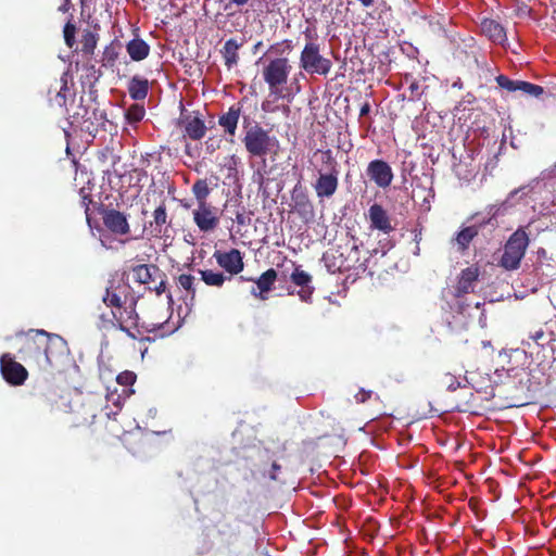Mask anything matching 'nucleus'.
<instances>
[{
	"label": "nucleus",
	"instance_id": "bb28decb",
	"mask_svg": "<svg viewBox=\"0 0 556 556\" xmlns=\"http://www.w3.org/2000/svg\"><path fill=\"white\" fill-rule=\"evenodd\" d=\"M98 408L91 403H85L79 409L74 410V422L76 426H88L94 422Z\"/></svg>",
	"mask_w": 556,
	"mask_h": 556
},
{
	"label": "nucleus",
	"instance_id": "c85d7f7f",
	"mask_svg": "<svg viewBox=\"0 0 556 556\" xmlns=\"http://www.w3.org/2000/svg\"><path fill=\"white\" fill-rule=\"evenodd\" d=\"M98 25L93 29H84L80 43L81 52L87 55H92L99 41Z\"/></svg>",
	"mask_w": 556,
	"mask_h": 556
},
{
	"label": "nucleus",
	"instance_id": "37998d69",
	"mask_svg": "<svg viewBox=\"0 0 556 556\" xmlns=\"http://www.w3.org/2000/svg\"><path fill=\"white\" fill-rule=\"evenodd\" d=\"M293 50V43L290 39H285L281 42H277L270 46L269 51H274L277 54H282L283 52H291Z\"/></svg>",
	"mask_w": 556,
	"mask_h": 556
},
{
	"label": "nucleus",
	"instance_id": "0eeeda50",
	"mask_svg": "<svg viewBox=\"0 0 556 556\" xmlns=\"http://www.w3.org/2000/svg\"><path fill=\"white\" fill-rule=\"evenodd\" d=\"M109 313H102L98 317L97 326L100 330L110 331L118 329L125 332L131 339H138L140 331L138 330V318H135L131 311H121L110 307Z\"/></svg>",
	"mask_w": 556,
	"mask_h": 556
},
{
	"label": "nucleus",
	"instance_id": "a878e982",
	"mask_svg": "<svg viewBox=\"0 0 556 556\" xmlns=\"http://www.w3.org/2000/svg\"><path fill=\"white\" fill-rule=\"evenodd\" d=\"M126 51L132 61L140 62L148 58L150 46L143 39L136 37L127 42Z\"/></svg>",
	"mask_w": 556,
	"mask_h": 556
},
{
	"label": "nucleus",
	"instance_id": "412c9836",
	"mask_svg": "<svg viewBox=\"0 0 556 556\" xmlns=\"http://www.w3.org/2000/svg\"><path fill=\"white\" fill-rule=\"evenodd\" d=\"M480 29L493 43L504 46L507 41L505 28L495 20L483 18L480 23Z\"/></svg>",
	"mask_w": 556,
	"mask_h": 556
},
{
	"label": "nucleus",
	"instance_id": "473e14b6",
	"mask_svg": "<svg viewBox=\"0 0 556 556\" xmlns=\"http://www.w3.org/2000/svg\"><path fill=\"white\" fill-rule=\"evenodd\" d=\"M529 454H513V457L507 459L502 458V462H507L515 470H520V467H531L541 460V457L534 456L532 458H527Z\"/></svg>",
	"mask_w": 556,
	"mask_h": 556
},
{
	"label": "nucleus",
	"instance_id": "4d7b16f0",
	"mask_svg": "<svg viewBox=\"0 0 556 556\" xmlns=\"http://www.w3.org/2000/svg\"><path fill=\"white\" fill-rule=\"evenodd\" d=\"M231 3L238 5V7H242V5H245L249 0H229Z\"/></svg>",
	"mask_w": 556,
	"mask_h": 556
},
{
	"label": "nucleus",
	"instance_id": "5fc2aeb1",
	"mask_svg": "<svg viewBox=\"0 0 556 556\" xmlns=\"http://www.w3.org/2000/svg\"><path fill=\"white\" fill-rule=\"evenodd\" d=\"M421 240V231H419L418 233H415V241H416V250L414 251V254L415 255H419V251H420V248H419V242Z\"/></svg>",
	"mask_w": 556,
	"mask_h": 556
},
{
	"label": "nucleus",
	"instance_id": "0e129e2a",
	"mask_svg": "<svg viewBox=\"0 0 556 556\" xmlns=\"http://www.w3.org/2000/svg\"><path fill=\"white\" fill-rule=\"evenodd\" d=\"M305 36H306L307 38H311V36H309V34H308V29L305 31Z\"/></svg>",
	"mask_w": 556,
	"mask_h": 556
},
{
	"label": "nucleus",
	"instance_id": "e433bc0d",
	"mask_svg": "<svg viewBox=\"0 0 556 556\" xmlns=\"http://www.w3.org/2000/svg\"><path fill=\"white\" fill-rule=\"evenodd\" d=\"M144 108L140 104H131L125 112V118L128 124L135 125L144 117Z\"/></svg>",
	"mask_w": 556,
	"mask_h": 556
},
{
	"label": "nucleus",
	"instance_id": "58836bf2",
	"mask_svg": "<svg viewBox=\"0 0 556 556\" xmlns=\"http://www.w3.org/2000/svg\"><path fill=\"white\" fill-rule=\"evenodd\" d=\"M119 52L111 43L106 46L102 53V65L105 67H113L118 59Z\"/></svg>",
	"mask_w": 556,
	"mask_h": 556
},
{
	"label": "nucleus",
	"instance_id": "a19ab883",
	"mask_svg": "<svg viewBox=\"0 0 556 556\" xmlns=\"http://www.w3.org/2000/svg\"><path fill=\"white\" fill-rule=\"evenodd\" d=\"M76 25L73 23V16L65 23L63 29L64 41L68 48H73L76 43Z\"/></svg>",
	"mask_w": 556,
	"mask_h": 556
},
{
	"label": "nucleus",
	"instance_id": "20e7f679",
	"mask_svg": "<svg viewBox=\"0 0 556 556\" xmlns=\"http://www.w3.org/2000/svg\"><path fill=\"white\" fill-rule=\"evenodd\" d=\"M245 132L242 139L247 152L254 157H264L267 154H277L279 141L275 136L264 129L260 124L244 126Z\"/></svg>",
	"mask_w": 556,
	"mask_h": 556
},
{
	"label": "nucleus",
	"instance_id": "f3484780",
	"mask_svg": "<svg viewBox=\"0 0 556 556\" xmlns=\"http://www.w3.org/2000/svg\"><path fill=\"white\" fill-rule=\"evenodd\" d=\"M291 207L301 216H306L313 212V204L307 194V190L300 180L291 190Z\"/></svg>",
	"mask_w": 556,
	"mask_h": 556
},
{
	"label": "nucleus",
	"instance_id": "3c124183",
	"mask_svg": "<svg viewBox=\"0 0 556 556\" xmlns=\"http://www.w3.org/2000/svg\"><path fill=\"white\" fill-rule=\"evenodd\" d=\"M281 469V465L277 464L276 462H274L271 464V468H270V471L268 473L269 478L271 480H280V477L278 475V471Z\"/></svg>",
	"mask_w": 556,
	"mask_h": 556
},
{
	"label": "nucleus",
	"instance_id": "6ab92c4d",
	"mask_svg": "<svg viewBox=\"0 0 556 556\" xmlns=\"http://www.w3.org/2000/svg\"><path fill=\"white\" fill-rule=\"evenodd\" d=\"M293 271L291 273L290 279L291 281L298 286L301 287V290L299 291V296L302 301H309L312 298V294L314 292V288L311 286L312 282V276L304 271L300 265H295Z\"/></svg>",
	"mask_w": 556,
	"mask_h": 556
},
{
	"label": "nucleus",
	"instance_id": "a18cd8bd",
	"mask_svg": "<svg viewBox=\"0 0 556 556\" xmlns=\"http://www.w3.org/2000/svg\"><path fill=\"white\" fill-rule=\"evenodd\" d=\"M81 197V206L85 208L86 219L90 223V207L89 205L92 203V199L89 193H86L85 188L80 189Z\"/></svg>",
	"mask_w": 556,
	"mask_h": 556
},
{
	"label": "nucleus",
	"instance_id": "6e6552de",
	"mask_svg": "<svg viewBox=\"0 0 556 556\" xmlns=\"http://www.w3.org/2000/svg\"><path fill=\"white\" fill-rule=\"evenodd\" d=\"M292 65L287 58L271 59L262 71L263 79L267 84L270 94L285 98L282 87L288 83Z\"/></svg>",
	"mask_w": 556,
	"mask_h": 556
},
{
	"label": "nucleus",
	"instance_id": "f8f14e48",
	"mask_svg": "<svg viewBox=\"0 0 556 556\" xmlns=\"http://www.w3.org/2000/svg\"><path fill=\"white\" fill-rule=\"evenodd\" d=\"M193 222L202 232H210L219 225L217 208L210 203H202L193 211Z\"/></svg>",
	"mask_w": 556,
	"mask_h": 556
},
{
	"label": "nucleus",
	"instance_id": "de8ad7c7",
	"mask_svg": "<svg viewBox=\"0 0 556 556\" xmlns=\"http://www.w3.org/2000/svg\"><path fill=\"white\" fill-rule=\"evenodd\" d=\"M160 279V282L151 288V290L155 291L157 295H161L166 290V275L161 270V277H157Z\"/></svg>",
	"mask_w": 556,
	"mask_h": 556
},
{
	"label": "nucleus",
	"instance_id": "393cba45",
	"mask_svg": "<svg viewBox=\"0 0 556 556\" xmlns=\"http://www.w3.org/2000/svg\"><path fill=\"white\" fill-rule=\"evenodd\" d=\"M185 136L192 140H200L206 134V126L199 116H187L184 119Z\"/></svg>",
	"mask_w": 556,
	"mask_h": 556
},
{
	"label": "nucleus",
	"instance_id": "aec40b11",
	"mask_svg": "<svg viewBox=\"0 0 556 556\" xmlns=\"http://www.w3.org/2000/svg\"><path fill=\"white\" fill-rule=\"evenodd\" d=\"M245 42L244 38L238 40L237 38H229L225 41L223 48L220 49V54L224 59V65L227 70H231L237 66L239 63V50L243 47Z\"/></svg>",
	"mask_w": 556,
	"mask_h": 556
},
{
	"label": "nucleus",
	"instance_id": "9b49d317",
	"mask_svg": "<svg viewBox=\"0 0 556 556\" xmlns=\"http://www.w3.org/2000/svg\"><path fill=\"white\" fill-rule=\"evenodd\" d=\"M99 214L102 216L103 225L114 235L127 236L130 232V226L124 213L100 205Z\"/></svg>",
	"mask_w": 556,
	"mask_h": 556
},
{
	"label": "nucleus",
	"instance_id": "8fccbe9b",
	"mask_svg": "<svg viewBox=\"0 0 556 556\" xmlns=\"http://www.w3.org/2000/svg\"><path fill=\"white\" fill-rule=\"evenodd\" d=\"M371 396V391H366L364 389H361L356 394H355V400L356 402L358 403H364L366 402L368 399H370Z\"/></svg>",
	"mask_w": 556,
	"mask_h": 556
},
{
	"label": "nucleus",
	"instance_id": "c03bdc74",
	"mask_svg": "<svg viewBox=\"0 0 556 556\" xmlns=\"http://www.w3.org/2000/svg\"><path fill=\"white\" fill-rule=\"evenodd\" d=\"M116 381L121 386L129 387L135 383L136 375L132 371L126 370L117 375Z\"/></svg>",
	"mask_w": 556,
	"mask_h": 556
},
{
	"label": "nucleus",
	"instance_id": "79ce46f5",
	"mask_svg": "<svg viewBox=\"0 0 556 556\" xmlns=\"http://www.w3.org/2000/svg\"><path fill=\"white\" fill-rule=\"evenodd\" d=\"M521 91L531 97L540 98L544 93V88L542 86L523 80L521 84Z\"/></svg>",
	"mask_w": 556,
	"mask_h": 556
},
{
	"label": "nucleus",
	"instance_id": "f257e3e1",
	"mask_svg": "<svg viewBox=\"0 0 556 556\" xmlns=\"http://www.w3.org/2000/svg\"><path fill=\"white\" fill-rule=\"evenodd\" d=\"M21 340L18 353L25 362H34L41 368L53 366L67 350L66 341L59 334L42 329H29L17 333Z\"/></svg>",
	"mask_w": 556,
	"mask_h": 556
},
{
	"label": "nucleus",
	"instance_id": "1a4fd4ad",
	"mask_svg": "<svg viewBox=\"0 0 556 556\" xmlns=\"http://www.w3.org/2000/svg\"><path fill=\"white\" fill-rule=\"evenodd\" d=\"M300 67L309 74L326 76L329 74L332 62L320 54L319 45L306 42L300 54Z\"/></svg>",
	"mask_w": 556,
	"mask_h": 556
},
{
	"label": "nucleus",
	"instance_id": "ddd939ff",
	"mask_svg": "<svg viewBox=\"0 0 556 556\" xmlns=\"http://www.w3.org/2000/svg\"><path fill=\"white\" fill-rule=\"evenodd\" d=\"M214 258L229 277L240 274L244 268L242 253L238 249H231L227 252L215 251Z\"/></svg>",
	"mask_w": 556,
	"mask_h": 556
},
{
	"label": "nucleus",
	"instance_id": "e2e57ef3",
	"mask_svg": "<svg viewBox=\"0 0 556 556\" xmlns=\"http://www.w3.org/2000/svg\"><path fill=\"white\" fill-rule=\"evenodd\" d=\"M351 253L358 254V248L354 245L351 250Z\"/></svg>",
	"mask_w": 556,
	"mask_h": 556
},
{
	"label": "nucleus",
	"instance_id": "ea45409f",
	"mask_svg": "<svg viewBox=\"0 0 556 556\" xmlns=\"http://www.w3.org/2000/svg\"><path fill=\"white\" fill-rule=\"evenodd\" d=\"M529 339L532 340L539 346H545L554 341L553 333L546 332L542 328L530 333Z\"/></svg>",
	"mask_w": 556,
	"mask_h": 556
},
{
	"label": "nucleus",
	"instance_id": "423d86ee",
	"mask_svg": "<svg viewBox=\"0 0 556 556\" xmlns=\"http://www.w3.org/2000/svg\"><path fill=\"white\" fill-rule=\"evenodd\" d=\"M529 243L530 239L526 230L518 228L506 241L503 254L498 261V266L509 271L518 269Z\"/></svg>",
	"mask_w": 556,
	"mask_h": 556
},
{
	"label": "nucleus",
	"instance_id": "dca6fc26",
	"mask_svg": "<svg viewBox=\"0 0 556 556\" xmlns=\"http://www.w3.org/2000/svg\"><path fill=\"white\" fill-rule=\"evenodd\" d=\"M368 218L370 222V229L372 230H379L386 235H389L394 230L388 212L378 203H375L369 207Z\"/></svg>",
	"mask_w": 556,
	"mask_h": 556
},
{
	"label": "nucleus",
	"instance_id": "9d476101",
	"mask_svg": "<svg viewBox=\"0 0 556 556\" xmlns=\"http://www.w3.org/2000/svg\"><path fill=\"white\" fill-rule=\"evenodd\" d=\"M0 372L10 386H22L28 378L27 369L9 353L0 356Z\"/></svg>",
	"mask_w": 556,
	"mask_h": 556
},
{
	"label": "nucleus",
	"instance_id": "49530a36",
	"mask_svg": "<svg viewBox=\"0 0 556 556\" xmlns=\"http://www.w3.org/2000/svg\"><path fill=\"white\" fill-rule=\"evenodd\" d=\"M442 382L446 384V388L450 391H455L460 386L459 381L450 374L444 375Z\"/></svg>",
	"mask_w": 556,
	"mask_h": 556
},
{
	"label": "nucleus",
	"instance_id": "7ed1b4c3",
	"mask_svg": "<svg viewBox=\"0 0 556 556\" xmlns=\"http://www.w3.org/2000/svg\"><path fill=\"white\" fill-rule=\"evenodd\" d=\"M124 276L109 280L102 301L108 307L126 312L132 309L131 315L139 319L136 311L138 299L132 294V288Z\"/></svg>",
	"mask_w": 556,
	"mask_h": 556
},
{
	"label": "nucleus",
	"instance_id": "5701e85b",
	"mask_svg": "<svg viewBox=\"0 0 556 556\" xmlns=\"http://www.w3.org/2000/svg\"><path fill=\"white\" fill-rule=\"evenodd\" d=\"M131 271L134 274L135 281L140 285H148L157 279V277H161V269L154 264L136 265L131 268Z\"/></svg>",
	"mask_w": 556,
	"mask_h": 556
},
{
	"label": "nucleus",
	"instance_id": "603ef678",
	"mask_svg": "<svg viewBox=\"0 0 556 556\" xmlns=\"http://www.w3.org/2000/svg\"><path fill=\"white\" fill-rule=\"evenodd\" d=\"M236 222L242 226L247 224V217L243 212L236 213Z\"/></svg>",
	"mask_w": 556,
	"mask_h": 556
},
{
	"label": "nucleus",
	"instance_id": "b1692460",
	"mask_svg": "<svg viewBox=\"0 0 556 556\" xmlns=\"http://www.w3.org/2000/svg\"><path fill=\"white\" fill-rule=\"evenodd\" d=\"M241 115V106L240 104L231 105L228 111L220 115L218 118V124L222 126L226 134L230 136H235L238 122Z\"/></svg>",
	"mask_w": 556,
	"mask_h": 556
},
{
	"label": "nucleus",
	"instance_id": "f03ea898",
	"mask_svg": "<svg viewBox=\"0 0 556 556\" xmlns=\"http://www.w3.org/2000/svg\"><path fill=\"white\" fill-rule=\"evenodd\" d=\"M314 156H318L320 163L316 166L314 191L319 200L330 199L339 188V163L330 149L317 150Z\"/></svg>",
	"mask_w": 556,
	"mask_h": 556
},
{
	"label": "nucleus",
	"instance_id": "c9c22d12",
	"mask_svg": "<svg viewBox=\"0 0 556 556\" xmlns=\"http://www.w3.org/2000/svg\"><path fill=\"white\" fill-rule=\"evenodd\" d=\"M70 88L67 86L66 78L62 77L60 80L59 88H55V97L51 99L58 106H66L67 96L70 94Z\"/></svg>",
	"mask_w": 556,
	"mask_h": 556
},
{
	"label": "nucleus",
	"instance_id": "4c0bfd02",
	"mask_svg": "<svg viewBox=\"0 0 556 556\" xmlns=\"http://www.w3.org/2000/svg\"><path fill=\"white\" fill-rule=\"evenodd\" d=\"M497 85L509 92L521 91V84L523 80H513L505 75L495 77Z\"/></svg>",
	"mask_w": 556,
	"mask_h": 556
},
{
	"label": "nucleus",
	"instance_id": "72a5a7b5",
	"mask_svg": "<svg viewBox=\"0 0 556 556\" xmlns=\"http://www.w3.org/2000/svg\"><path fill=\"white\" fill-rule=\"evenodd\" d=\"M210 188L205 179H199L192 185V193L194 194L198 205L207 203L206 199L210 194Z\"/></svg>",
	"mask_w": 556,
	"mask_h": 556
},
{
	"label": "nucleus",
	"instance_id": "864d4df0",
	"mask_svg": "<svg viewBox=\"0 0 556 556\" xmlns=\"http://www.w3.org/2000/svg\"><path fill=\"white\" fill-rule=\"evenodd\" d=\"M369 112H370V104H369V102H365V103L361 106L359 116H365V115H367Z\"/></svg>",
	"mask_w": 556,
	"mask_h": 556
},
{
	"label": "nucleus",
	"instance_id": "6e6d98bb",
	"mask_svg": "<svg viewBox=\"0 0 556 556\" xmlns=\"http://www.w3.org/2000/svg\"><path fill=\"white\" fill-rule=\"evenodd\" d=\"M72 8V3H71V0H64V3L62 5H60L59 10L61 12H68L70 9Z\"/></svg>",
	"mask_w": 556,
	"mask_h": 556
},
{
	"label": "nucleus",
	"instance_id": "052dcab7",
	"mask_svg": "<svg viewBox=\"0 0 556 556\" xmlns=\"http://www.w3.org/2000/svg\"><path fill=\"white\" fill-rule=\"evenodd\" d=\"M263 42L262 41H258L254 45L253 47V51L256 52L261 47H262Z\"/></svg>",
	"mask_w": 556,
	"mask_h": 556
},
{
	"label": "nucleus",
	"instance_id": "680f3d73",
	"mask_svg": "<svg viewBox=\"0 0 556 556\" xmlns=\"http://www.w3.org/2000/svg\"><path fill=\"white\" fill-rule=\"evenodd\" d=\"M241 434H242V431H241V430H239V429H237V430H235V431H233V438H238V437H240Z\"/></svg>",
	"mask_w": 556,
	"mask_h": 556
},
{
	"label": "nucleus",
	"instance_id": "4be33fe9",
	"mask_svg": "<svg viewBox=\"0 0 556 556\" xmlns=\"http://www.w3.org/2000/svg\"><path fill=\"white\" fill-rule=\"evenodd\" d=\"M150 232L155 238L163 237L167 231L168 216L163 201L153 212V220L150 222Z\"/></svg>",
	"mask_w": 556,
	"mask_h": 556
},
{
	"label": "nucleus",
	"instance_id": "4468645a",
	"mask_svg": "<svg viewBox=\"0 0 556 556\" xmlns=\"http://www.w3.org/2000/svg\"><path fill=\"white\" fill-rule=\"evenodd\" d=\"M367 175L380 188H387L393 180L391 166L383 160H374L367 166Z\"/></svg>",
	"mask_w": 556,
	"mask_h": 556
},
{
	"label": "nucleus",
	"instance_id": "2eb2a0df",
	"mask_svg": "<svg viewBox=\"0 0 556 556\" xmlns=\"http://www.w3.org/2000/svg\"><path fill=\"white\" fill-rule=\"evenodd\" d=\"M277 277V271L274 268H269L256 279L244 278L243 276H241L240 279L247 281H254L256 283V289L252 288L251 293L261 300H266L267 293L273 290Z\"/></svg>",
	"mask_w": 556,
	"mask_h": 556
},
{
	"label": "nucleus",
	"instance_id": "a211bd4d",
	"mask_svg": "<svg viewBox=\"0 0 556 556\" xmlns=\"http://www.w3.org/2000/svg\"><path fill=\"white\" fill-rule=\"evenodd\" d=\"M479 278V268L476 266L466 267L460 271L457 285L455 287L454 296L462 298L473 291L475 283Z\"/></svg>",
	"mask_w": 556,
	"mask_h": 556
},
{
	"label": "nucleus",
	"instance_id": "2f4dec72",
	"mask_svg": "<svg viewBox=\"0 0 556 556\" xmlns=\"http://www.w3.org/2000/svg\"><path fill=\"white\" fill-rule=\"evenodd\" d=\"M320 448H329V450H343L346 445V440L341 434H327L323 438H319Z\"/></svg>",
	"mask_w": 556,
	"mask_h": 556
},
{
	"label": "nucleus",
	"instance_id": "13d9d810",
	"mask_svg": "<svg viewBox=\"0 0 556 556\" xmlns=\"http://www.w3.org/2000/svg\"><path fill=\"white\" fill-rule=\"evenodd\" d=\"M365 8L371 7L374 4V0H358Z\"/></svg>",
	"mask_w": 556,
	"mask_h": 556
},
{
	"label": "nucleus",
	"instance_id": "cd10ccee",
	"mask_svg": "<svg viewBox=\"0 0 556 556\" xmlns=\"http://www.w3.org/2000/svg\"><path fill=\"white\" fill-rule=\"evenodd\" d=\"M479 229V226L472 225L457 232L454 240L457 244L458 252L465 253L468 250L470 242L478 236Z\"/></svg>",
	"mask_w": 556,
	"mask_h": 556
},
{
	"label": "nucleus",
	"instance_id": "39448f33",
	"mask_svg": "<svg viewBox=\"0 0 556 556\" xmlns=\"http://www.w3.org/2000/svg\"><path fill=\"white\" fill-rule=\"evenodd\" d=\"M106 114L100 110L93 100L89 99V103H85L84 97L76 111L71 115V124L78 126L83 131L96 136V134L104 128Z\"/></svg>",
	"mask_w": 556,
	"mask_h": 556
},
{
	"label": "nucleus",
	"instance_id": "f704fd0d",
	"mask_svg": "<svg viewBox=\"0 0 556 556\" xmlns=\"http://www.w3.org/2000/svg\"><path fill=\"white\" fill-rule=\"evenodd\" d=\"M195 278L190 274H181L176 278V283L179 288L184 289L191 300L195 296Z\"/></svg>",
	"mask_w": 556,
	"mask_h": 556
},
{
	"label": "nucleus",
	"instance_id": "09e8293b",
	"mask_svg": "<svg viewBox=\"0 0 556 556\" xmlns=\"http://www.w3.org/2000/svg\"><path fill=\"white\" fill-rule=\"evenodd\" d=\"M410 91V100H419L422 96V91H420L419 84L417 81H413L409 87Z\"/></svg>",
	"mask_w": 556,
	"mask_h": 556
},
{
	"label": "nucleus",
	"instance_id": "bf43d9fd",
	"mask_svg": "<svg viewBox=\"0 0 556 556\" xmlns=\"http://www.w3.org/2000/svg\"><path fill=\"white\" fill-rule=\"evenodd\" d=\"M351 267H355L356 269H359V268H361V269H363V270H365V269H366V268H365V264H364V263H361L358 266L351 265V264H348V265H346V268H348V269H349V268H351Z\"/></svg>",
	"mask_w": 556,
	"mask_h": 556
},
{
	"label": "nucleus",
	"instance_id": "7c9ffc66",
	"mask_svg": "<svg viewBox=\"0 0 556 556\" xmlns=\"http://www.w3.org/2000/svg\"><path fill=\"white\" fill-rule=\"evenodd\" d=\"M202 281L210 287L222 288L226 280H230V277L225 276L222 271H214L212 269H200Z\"/></svg>",
	"mask_w": 556,
	"mask_h": 556
},
{
	"label": "nucleus",
	"instance_id": "c756f323",
	"mask_svg": "<svg viewBox=\"0 0 556 556\" xmlns=\"http://www.w3.org/2000/svg\"><path fill=\"white\" fill-rule=\"evenodd\" d=\"M149 90L148 79L135 76L128 84V93L134 100H143Z\"/></svg>",
	"mask_w": 556,
	"mask_h": 556
}]
</instances>
